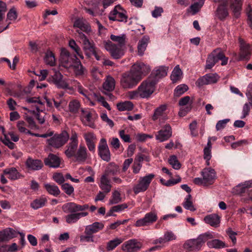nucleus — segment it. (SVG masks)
Returning <instances> with one entry per match:
<instances>
[{"label":"nucleus","mask_w":252,"mask_h":252,"mask_svg":"<svg viewBox=\"0 0 252 252\" xmlns=\"http://www.w3.org/2000/svg\"><path fill=\"white\" fill-rule=\"evenodd\" d=\"M243 0H215V2H219L215 11V17L221 21L224 20L229 15L228 7L233 10L234 15L238 17L242 9Z\"/></svg>","instance_id":"nucleus-1"},{"label":"nucleus","mask_w":252,"mask_h":252,"mask_svg":"<svg viewBox=\"0 0 252 252\" xmlns=\"http://www.w3.org/2000/svg\"><path fill=\"white\" fill-rule=\"evenodd\" d=\"M88 204L83 205L77 204L74 202H69L63 206V210L65 213H70L65 217V221L68 224L76 223L81 218L88 215V212H80L89 209Z\"/></svg>","instance_id":"nucleus-2"},{"label":"nucleus","mask_w":252,"mask_h":252,"mask_svg":"<svg viewBox=\"0 0 252 252\" xmlns=\"http://www.w3.org/2000/svg\"><path fill=\"white\" fill-rule=\"evenodd\" d=\"M213 238L212 233L207 232L199 235L196 239L186 241L183 245V248L187 252H197L207 241Z\"/></svg>","instance_id":"nucleus-3"},{"label":"nucleus","mask_w":252,"mask_h":252,"mask_svg":"<svg viewBox=\"0 0 252 252\" xmlns=\"http://www.w3.org/2000/svg\"><path fill=\"white\" fill-rule=\"evenodd\" d=\"M156 84L157 80L152 79V77L143 81L138 87L140 97L147 98L149 97L154 93Z\"/></svg>","instance_id":"nucleus-4"},{"label":"nucleus","mask_w":252,"mask_h":252,"mask_svg":"<svg viewBox=\"0 0 252 252\" xmlns=\"http://www.w3.org/2000/svg\"><path fill=\"white\" fill-rule=\"evenodd\" d=\"M138 76L135 75L131 70L129 72L123 73L120 80L121 87L126 89L134 88L140 81Z\"/></svg>","instance_id":"nucleus-5"},{"label":"nucleus","mask_w":252,"mask_h":252,"mask_svg":"<svg viewBox=\"0 0 252 252\" xmlns=\"http://www.w3.org/2000/svg\"><path fill=\"white\" fill-rule=\"evenodd\" d=\"M68 133L64 131L60 134H55L50 138L47 139L48 145L55 148H59L63 146L68 140Z\"/></svg>","instance_id":"nucleus-6"},{"label":"nucleus","mask_w":252,"mask_h":252,"mask_svg":"<svg viewBox=\"0 0 252 252\" xmlns=\"http://www.w3.org/2000/svg\"><path fill=\"white\" fill-rule=\"evenodd\" d=\"M154 177L155 175L153 174H149L143 177H140L138 184L133 187L134 192L138 194L140 192L146 191Z\"/></svg>","instance_id":"nucleus-7"},{"label":"nucleus","mask_w":252,"mask_h":252,"mask_svg":"<svg viewBox=\"0 0 252 252\" xmlns=\"http://www.w3.org/2000/svg\"><path fill=\"white\" fill-rule=\"evenodd\" d=\"M80 119L84 126L94 128L95 125L94 120L96 115L94 112H92L88 109H81Z\"/></svg>","instance_id":"nucleus-8"},{"label":"nucleus","mask_w":252,"mask_h":252,"mask_svg":"<svg viewBox=\"0 0 252 252\" xmlns=\"http://www.w3.org/2000/svg\"><path fill=\"white\" fill-rule=\"evenodd\" d=\"M78 38L80 42L83 44V49L86 55L90 57L91 53L96 49L94 42L92 40H90L85 33L80 31L78 32Z\"/></svg>","instance_id":"nucleus-9"},{"label":"nucleus","mask_w":252,"mask_h":252,"mask_svg":"<svg viewBox=\"0 0 252 252\" xmlns=\"http://www.w3.org/2000/svg\"><path fill=\"white\" fill-rule=\"evenodd\" d=\"M104 47L105 49L108 51L111 57L114 59H119L121 58L124 55V52L122 49L120 45H116L111 41L105 42Z\"/></svg>","instance_id":"nucleus-10"},{"label":"nucleus","mask_w":252,"mask_h":252,"mask_svg":"<svg viewBox=\"0 0 252 252\" xmlns=\"http://www.w3.org/2000/svg\"><path fill=\"white\" fill-rule=\"evenodd\" d=\"M126 13V11L124 10L120 5H118L116 6L114 9L110 13L109 19L112 21L126 22L127 21V17Z\"/></svg>","instance_id":"nucleus-11"},{"label":"nucleus","mask_w":252,"mask_h":252,"mask_svg":"<svg viewBox=\"0 0 252 252\" xmlns=\"http://www.w3.org/2000/svg\"><path fill=\"white\" fill-rule=\"evenodd\" d=\"M142 243L135 239L125 242L122 246V249L125 252H137L141 249Z\"/></svg>","instance_id":"nucleus-12"},{"label":"nucleus","mask_w":252,"mask_h":252,"mask_svg":"<svg viewBox=\"0 0 252 252\" xmlns=\"http://www.w3.org/2000/svg\"><path fill=\"white\" fill-rule=\"evenodd\" d=\"M130 70L135 75L138 76L141 80L144 76L146 75L151 70L149 65L143 63H137L134 64Z\"/></svg>","instance_id":"nucleus-13"},{"label":"nucleus","mask_w":252,"mask_h":252,"mask_svg":"<svg viewBox=\"0 0 252 252\" xmlns=\"http://www.w3.org/2000/svg\"><path fill=\"white\" fill-rule=\"evenodd\" d=\"M240 44V60H248L252 52V45L247 43L241 38H239Z\"/></svg>","instance_id":"nucleus-14"},{"label":"nucleus","mask_w":252,"mask_h":252,"mask_svg":"<svg viewBox=\"0 0 252 252\" xmlns=\"http://www.w3.org/2000/svg\"><path fill=\"white\" fill-rule=\"evenodd\" d=\"M157 219V214L154 212H150L146 213L143 218L137 220L135 225L137 227L148 226L156 222Z\"/></svg>","instance_id":"nucleus-15"},{"label":"nucleus","mask_w":252,"mask_h":252,"mask_svg":"<svg viewBox=\"0 0 252 252\" xmlns=\"http://www.w3.org/2000/svg\"><path fill=\"white\" fill-rule=\"evenodd\" d=\"M219 77L217 73H208L199 78L196 81L195 84L198 87L210 84L216 83L219 80Z\"/></svg>","instance_id":"nucleus-16"},{"label":"nucleus","mask_w":252,"mask_h":252,"mask_svg":"<svg viewBox=\"0 0 252 252\" xmlns=\"http://www.w3.org/2000/svg\"><path fill=\"white\" fill-rule=\"evenodd\" d=\"M73 27L77 28L76 35L78 37V32L89 34L91 32V28L89 24L83 18H77L74 22Z\"/></svg>","instance_id":"nucleus-17"},{"label":"nucleus","mask_w":252,"mask_h":252,"mask_svg":"<svg viewBox=\"0 0 252 252\" xmlns=\"http://www.w3.org/2000/svg\"><path fill=\"white\" fill-rule=\"evenodd\" d=\"M250 188H252V180L246 181L244 184H240L237 186V191L240 194L248 193L249 197L243 198L244 202L246 203H249L250 201H252V190H249Z\"/></svg>","instance_id":"nucleus-18"},{"label":"nucleus","mask_w":252,"mask_h":252,"mask_svg":"<svg viewBox=\"0 0 252 252\" xmlns=\"http://www.w3.org/2000/svg\"><path fill=\"white\" fill-rule=\"evenodd\" d=\"M167 105L162 104L157 107L154 111L152 116L154 121L158 120L160 122H164L168 119L167 110Z\"/></svg>","instance_id":"nucleus-19"},{"label":"nucleus","mask_w":252,"mask_h":252,"mask_svg":"<svg viewBox=\"0 0 252 252\" xmlns=\"http://www.w3.org/2000/svg\"><path fill=\"white\" fill-rule=\"evenodd\" d=\"M98 148L99 155L102 159L109 161L110 160V152L105 139H101Z\"/></svg>","instance_id":"nucleus-20"},{"label":"nucleus","mask_w":252,"mask_h":252,"mask_svg":"<svg viewBox=\"0 0 252 252\" xmlns=\"http://www.w3.org/2000/svg\"><path fill=\"white\" fill-rule=\"evenodd\" d=\"M172 128L169 124H166L156 135V138L160 142L168 139L172 136Z\"/></svg>","instance_id":"nucleus-21"},{"label":"nucleus","mask_w":252,"mask_h":252,"mask_svg":"<svg viewBox=\"0 0 252 252\" xmlns=\"http://www.w3.org/2000/svg\"><path fill=\"white\" fill-rule=\"evenodd\" d=\"M201 174L207 186L212 185L216 178V172L211 168H204Z\"/></svg>","instance_id":"nucleus-22"},{"label":"nucleus","mask_w":252,"mask_h":252,"mask_svg":"<svg viewBox=\"0 0 252 252\" xmlns=\"http://www.w3.org/2000/svg\"><path fill=\"white\" fill-rule=\"evenodd\" d=\"M52 82L60 89H68V83L63 79V75L59 71H56L51 77Z\"/></svg>","instance_id":"nucleus-23"},{"label":"nucleus","mask_w":252,"mask_h":252,"mask_svg":"<svg viewBox=\"0 0 252 252\" xmlns=\"http://www.w3.org/2000/svg\"><path fill=\"white\" fill-rule=\"evenodd\" d=\"M73 60L69 52L66 49H62L60 60L61 64L65 68H69L72 66Z\"/></svg>","instance_id":"nucleus-24"},{"label":"nucleus","mask_w":252,"mask_h":252,"mask_svg":"<svg viewBox=\"0 0 252 252\" xmlns=\"http://www.w3.org/2000/svg\"><path fill=\"white\" fill-rule=\"evenodd\" d=\"M25 164L28 169L33 171L39 170L43 166V164L41 160L33 159L30 157L27 158Z\"/></svg>","instance_id":"nucleus-25"},{"label":"nucleus","mask_w":252,"mask_h":252,"mask_svg":"<svg viewBox=\"0 0 252 252\" xmlns=\"http://www.w3.org/2000/svg\"><path fill=\"white\" fill-rule=\"evenodd\" d=\"M76 161L79 163H84L88 158V155L87 148L83 145H80L73 156Z\"/></svg>","instance_id":"nucleus-26"},{"label":"nucleus","mask_w":252,"mask_h":252,"mask_svg":"<svg viewBox=\"0 0 252 252\" xmlns=\"http://www.w3.org/2000/svg\"><path fill=\"white\" fill-rule=\"evenodd\" d=\"M44 161L45 165L52 168L59 167L61 163L60 158L53 154H50L48 157L44 159Z\"/></svg>","instance_id":"nucleus-27"},{"label":"nucleus","mask_w":252,"mask_h":252,"mask_svg":"<svg viewBox=\"0 0 252 252\" xmlns=\"http://www.w3.org/2000/svg\"><path fill=\"white\" fill-rule=\"evenodd\" d=\"M98 185L101 189L105 193H108L111 191L112 186L107 174H104L101 176Z\"/></svg>","instance_id":"nucleus-28"},{"label":"nucleus","mask_w":252,"mask_h":252,"mask_svg":"<svg viewBox=\"0 0 252 252\" xmlns=\"http://www.w3.org/2000/svg\"><path fill=\"white\" fill-rule=\"evenodd\" d=\"M104 227V224L101 222L95 221L92 224L87 225L85 227V230L86 232L88 233V234H93L96 233L99 231L102 230Z\"/></svg>","instance_id":"nucleus-29"},{"label":"nucleus","mask_w":252,"mask_h":252,"mask_svg":"<svg viewBox=\"0 0 252 252\" xmlns=\"http://www.w3.org/2000/svg\"><path fill=\"white\" fill-rule=\"evenodd\" d=\"M150 41L148 35L144 36L138 42L137 45V54L139 56H143Z\"/></svg>","instance_id":"nucleus-30"},{"label":"nucleus","mask_w":252,"mask_h":252,"mask_svg":"<svg viewBox=\"0 0 252 252\" xmlns=\"http://www.w3.org/2000/svg\"><path fill=\"white\" fill-rule=\"evenodd\" d=\"M204 220L211 226L217 227L220 223V217L216 214H212L206 216Z\"/></svg>","instance_id":"nucleus-31"},{"label":"nucleus","mask_w":252,"mask_h":252,"mask_svg":"<svg viewBox=\"0 0 252 252\" xmlns=\"http://www.w3.org/2000/svg\"><path fill=\"white\" fill-rule=\"evenodd\" d=\"M205 0H192V4L188 9V12L192 15L198 12L204 3Z\"/></svg>","instance_id":"nucleus-32"},{"label":"nucleus","mask_w":252,"mask_h":252,"mask_svg":"<svg viewBox=\"0 0 252 252\" xmlns=\"http://www.w3.org/2000/svg\"><path fill=\"white\" fill-rule=\"evenodd\" d=\"M211 55H213L216 63L220 60L221 61V64L222 65H225L227 63L228 60V58L225 56L224 53L220 49L215 50L211 53Z\"/></svg>","instance_id":"nucleus-33"},{"label":"nucleus","mask_w":252,"mask_h":252,"mask_svg":"<svg viewBox=\"0 0 252 252\" xmlns=\"http://www.w3.org/2000/svg\"><path fill=\"white\" fill-rule=\"evenodd\" d=\"M168 68L165 66H161L159 68L154 71L152 75L153 76L152 79L157 80V82L158 79L166 76Z\"/></svg>","instance_id":"nucleus-34"},{"label":"nucleus","mask_w":252,"mask_h":252,"mask_svg":"<svg viewBox=\"0 0 252 252\" xmlns=\"http://www.w3.org/2000/svg\"><path fill=\"white\" fill-rule=\"evenodd\" d=\"M43 186L49 194L57 196L61 193L59 187L53 183H44Z\"/></svg>","instance_id":"nucleus-35"},{"label":"nucleus","mask_w":252,"mask_h":252,"mask_svg":"<svg viewBox=\"0 0 252 252\" xmlns=\"http://www.w3.org/2000/svg\"><path fill=\"white\" fill-rule=\"evenodd\" d=\"M14 236V230L12 228L0 231V242L7 241Z\"/></svg>","instance_id":"nucleus-36"},{"label":"nucleus","mask_w":252,"mask_h":252,"mask_svg":"<svg viewBox=\"0 0 252 252\" xmlns=\"http://www.w3.org/2000/svg\"><path fill=\"white\" fill-rule=\"evenodd\" d=\"M47 202V200L45 197L41 196L31 202L30 206L32 209L37 210L44 206Z\"/></svg>","instance_id":"nucleus-37"},{"label":"nucleus","mask_w":252,"mask_h":252,"mask_svg":"<svg viewBox=\"0 0 252 252\" xmlns=\"http://www.w3.org/2000/svg\"><path fill=\"white\" fill-rule=\"evenodd\" d=\"M4 174L8 175V178L12 180H15L20 178V173L14 167L6 168L4 170Z\"/></svg>","instance_id":"nucleus-38"},{"label":"nucleus","mask_w":252,"mask_h":252,"mask_svg":"<svg viewBox=\"0 0 252 252\" xmlns=\"http://www.w3.org/2000/svg\"><path fill=\"white\" fill-rule=\"evenodd\" d=\"M78 143L69 142L67 145V149L65 151V155L69 158H71L75 155L77 151Z\"/></svg>","instance_id":"nucleus-39"},{"label":"nucleus","mask_w":252,"mask_h":252,"mask_svg":"<svg viewBox=\"0 0 252 252\" xmlns=\"http://www.w3.org/2000/svg\"><path fill=\"white\" fill-rule=\"evenodd\" d=\"M207 245L210 248L216 249H221L226 247L225 243L219 239H213L207 242Z\"/></svg>","instance_id":"nucleus-40"},{"label":"nucleus","mask_w":252,"mask_h":252,"mask_svg":"<svg viewBox=\"0 0 252 252\" xmlns=\"http://www.w3.org/2000/svg\"><path fill=\"white\" fill-rule=\"evenodd\" d=\"M115 86V80L113 77L110 76L107 78L103 85V89L108 92L112 91L114 89Z\"/></svg>","instance_id":"nucleus-41"},{"label":"nucleus","mask_w":252,"mask_h":252,"mask_svg":"<svg viewBox=\"0 0 252 252\" xmlns=\"http://www.w3.org/2000/svg\"><path fill=\"white\" fill-rule=\"evenodd\" d=\"M118 109L121 111H130L133 108V104L131 101H126L118 103L117 104Z\"/></svg>","instance_id":"nucleus-42"},{"label":"nucleus","mask_w":252,"mask_h":252,"mask_svg":"<svg viewBox=\"0 0 252 252\" xmlns=\"http://www.w3.org/2000/svg\"><path fill=\"white\" fill-rule=\"evenodd\" d=\"M182 75V71L179 67V65H176L174 68L170 78L173 83L176 82L180 80Z\"/></svg>","instance_id":"nucleus-43"},{"label":"nucleus","mask_w":252,"mask_h":252,"mask_svg":"<svg viewBox=\"0 0 252 252\" xmlns=\"http://www.w3.org/2000/svg\"><path fill=\"white\" fill-rule=\"evenodd\" d=\"M45 63L51 66L55 65L56 59L54 54L50 51H47L44 57Z\"/></svg>","instance_id":"nucleus-44"},{"label":"nucleus","mask_w":252,"mask_h":252,"mask_svg":"<svg viewBox=\"0 0 252 252\" xmlns=\"http://www.w3.org/2000/svg\"><path fill=\"white\" fill-rule=\"evenodd\" d=\"M191 195L190 194H188L185 199V201L183 203V207L191 211H194L196 210V208L193 205V203L191 201Z\"/></svg>","instance_id":"nucleus-45"},{"label":"nucleus","mask_w":252,"mask_h":252,"mask_svg":"<svg viewBox=\"0 0 252 252\" xmlns=\"http://www.w3.org/2000/svg\"><path fill=\"white\" fill-rule=\"evenodd\" d=\"M123 239L121 238H116L109 241L107 245V250L111 251L114 249L117 246L122 243Z\"/></svg>","instance_id":"nucleus-46"},{"label":"nucleus","mask_w":252,"mask_h":252,"mask_svg":"<svg viewBox=\"0 0 252 252\" xmlns=\"http://www.w3.org/2000/svg\"><path fill=\"white\" fill-rule=\"evenodd\" d=\"M188 89V86L185 84L178 85L174 90V94L178 97L187 91Z\"/></svg>","instance_id":"nucleus-47"},{"label":"nucleus","mask_w":252,"mask_h":252,"mask_svg":"<svg viewBox=\"0 0 252 252\" xmlns=\"http://www.w3.org/2000/svg\"><path fill=\"white\" fill-rule=\"evenodd\" d=\"M122 201L121 194L118 190H114L112 193L111 198L109 200L110 204H117Z\"/></svg>","instance_id":"nucleus-48"},{"label":"nucleus","mask_w":252,"mask_h":252,"mask_svg":"<svg viewBox=\"0 0 252 252\" xmlns=\"http://www.w3.org/2000/svg\"><path fill=\"white\" fill-rule=\"evenodd\" d=\"M69 47L72 49L77 55L81 59H83V54L81 51L80 47L76 44L75 41L73 40H71L69 42Z\"/></svg>","instance_id":"nucleus-49"},{"label":"nucleus","mask_w":252,"mask_h":252,"mask_svg":"<svg viewBox=\"0 0 252 252\" xmlns=\"http://www.w3.org/2000/svg\"><path fill=\"white\" fill-rule=\"evenodd\" d=\"M169 163L172 165V167L176 170L179 169L181 168V165L175 156H172L170 157Z\"/></svg>","instance_id":"nucleus-50"},{"label":"nucleus","mask_w":252,"mask_h":252,"mask_svg":"<svg viewBox=\"0 0 252 252\" xmlns=\"http://www.w3.org/2000/svg\"><path fill=\"white\" fill-rule=\"evenodd\" d=\"M80 107V103L78 101L74 100L70 102L69 109L71 112L76 113Z\"/></svg>","instance_id":"nucleus-51"},{"label":"nucleus","mask_w":252,"mask_h":252,"mask_svg":"<svg viewBox=\"0 0 252 252\" xmlns=\"http://www.w3.org/2000/svg\"><path fill=\"white\" fill-rule=\"evenodd\" d=\"M86 143L95 142L96 136L93 132H88L83 135Z\"/></svg>","instance_id":"nucleus-52"},{"label":"nucleus","mask_w":252,"mask_h":252,"mask_svg":"<svg viewBox=\"0 0 252 252\" xmlns=\"http://www.w3.org/2000/svg\"><path fill=\"white\" fill-rule=\"evenodd\" d=\"M216 63H217L215 60V57H214L213 55H211V54H210L206 61V68H212Z\"/></svg>","instance_id":"nucleus-53"},{"label":"nucleus","mask_w":252,"mask_h":252,"mask_svg":"<svg viewBox=\"0 0 252 252\" xmlns=\"http://www.w3.org/2000/svg\"><path fill=\"white\" fill-rule=\"evenodd\" d=\"M62 189L68 195H70L74 192V188L71 185L65 183L62 185Z\"/></svg>","instance_id":"nucleus-54"},{"label":"nucleus","mask_w":252,"mask_h":252,"mask_svg":"<svg viewBox=\"0 0 252 252\" xmlns=\"http://www.w3.org/2000/svg\"><path fill=\"white\" fill-rule=\"evenodd\" d=\"M181 181V178L178 176L177 178L176 179H170L167 182L164 183V180L163 179H160V182L162 183V184L165 185L166 186H171L174 185L179 182H180Z\"/></svg>","instance_id":"nucleus-55"},{"label":"nucleus","mask_w":252,"mask_h":252,"mask_svg":"<svg viewBox=\"0 0 252 252\" xmlns=\"http://www.w3.org/2000/svg\"><path fill=\"white\" fill-rule=\"evenodd\" d=\"M110 39L113 41L118 42L121 45H124L125 42V35L118 36L112 34L110 36Z\"/></svg>","instance_id":"nucleus-56"},{"label":"nucleus","mask_w":252,"mask_h":252,"mask_svg":"<svg viewBox=\"0 0 252 252\" xmlns=\"http://www.w3.org/2000/svg\"><path fill=\"white\" fill-rule=\"evenodd\" d=\"M1 141L5 145L11 150L14 149L16 147L15 144L10 141L6 134H4V137L1 138Z\"/></svg>","instance_id":"nucleus-57"},{"label":"nucleus","mask_w":252,"mask_h":252,"mask_svg":"<svg viewBox=\"0 0 252 252\" xmlns=\"http://www.w3.org/2000/svg\"><path fill=\"white\" fill-rule=\"evenodd\" d=\"M85 235H81L80 236V241L81 242H94V235L91 234H88V233L85 230L84 231Z\"/></svg>","instance_id":"nucleus-58"},{"label":"nucleus","mask_w":252,"mask_h":252,"mask_svg":"<svg viewBox=\"0 0 252 252\" xmlns=\"http://www.w3.org/2000/svg\"><path fill=\"white\" fill-rule=\"evenodd\" d=\"M53 180L58 184H63L65 181L64 177L63 175L60 173H56L53 175Z\"/></svg>","instance_id":"nucleus-59"},{"label":"nucleus","mask_w":252,"mask_h":252,"mask_svg":"<svg viewBox=\"0 0 252 252\" xmlns=\"http://www.w3.org/2000/svg\"><path fill=\"white\" fill-rule=\"evenodd\" d=\"M229 121L230 119H225L218 121L216 126V128L217 130L219 131L224 128L225 127L227 123L229 122Z\"/></svg>","instance_id":"nucleus-60"},{"label":"nucleus","mask_w":252,"mask_h":252,"mask_svg":"<svg viewBox=\"0 0 252 252\" xmlns=\"http://www.w3.org/2000/svg\"><path fill=\"white\" fill-rule=\"evenodd\" d=\"M251 104L249 102L246 103L243 107L242 113L243 115L241 116V119H244L249 115L250 109Z\"/></svg>","instance_id":"nucleus-61"},{"label":"nucleus","mask_w":252,"mask_h":252,"mask_svg":"<svg viewBox=\"0 0 252 252\" xmlns=\"http://www.w3.org/2000/svg\"><path fill=\"white\" fill-rule=\"evenodd\" d=\"M163 237L166 242L174 240L176 239V235L174 234L173 232L171 231H168L165 232L164 233Z\"/></svg>","instance_id":"nucleus-62"},{"label":"nucleus","mask_w":252,"mask_h":252,"mask_svg":"<svg viewBox=\"0 0 252 252\" xmlns=\"http://www.w3.org/2000/svg\"><path fill=\"white\" fill-rule=\"evenodd\" d=\"M119 136L120 138L125 142L130 143L131 139L129 134H126L125 130H121L119 131Z\"/></svg>","instance_id":"nucleus-63"},{"label":"nucleus","mask_w":252,"mask_h":252,"mask_svg":"<svg viewBox=\"0 0 252 252\" xmlns=\"http://www.w3.org/2000/svg\"><path fill=\"white\" fill-rule=\"evenodd\" d=\"M85 68L81 63L80 62L77 63L74 66V71L76 75H80L84 73Z\"/></svg>","instance_id":"nucleus-64"}]
</instances>
